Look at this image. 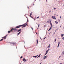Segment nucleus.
I'll use <instances>...</instances> for the list:
<instances>
[{"mask_svg": "<svg viewBox=\"0 0 64 64\" xmlns=\"http://www.w3.org/2000/svg\"><path fill=\"white\" fill-rule=\"evenodd\" d=\"M27 25V24L26 23H25L24 24H22V25H20L18 26H17L16 27V28H20V27H22V28H24V27H26V25Z\"/></svg>", "mask_w": 64, "mask_h": 64, "instance_id": "f257e3e1", "label": "nucleus"}, {"mask_svg": "<svg viewBox=\"0 0 64 64\" xmlns=\"http://www.w3.org/2000/svg\"><path fill=\"white\" fill-rule=\"evenodd\" d=\"M17 29L16 28H12L11 29L10 32H15V31H17Z\"/></svg>", "mask_w": 64, "mask_h": 64, "instance_id": "f03ea898", "label": "nucleus"}, {"mask_svg": "<svg viewBox=\"0 0 64 64\" xmlns=\"http://www.w3.org/2000/svg\"><path fill=\"white\" fill-rule=\"evenodd\" d=\"M7 36V35H6V36H5L3 37L2 38H3V39H6V36Z\"/></svg>", "mask_w": 64, "mask_h": 64, "instance_id": "7ed1b4c3", "label": "nucleus"}, {"mask_svg": "<svg viewBox=\"0 0 64 64\" xmlns=\"http://www.w3.org/2000/svg\"><path fill=\"white\" fill-rule=\"evenodd\" d=\"M55 16H52V19H56V18H55Z\"/></svg>", "mask_w": 64, "mask_h": 64, "instance_id": "20e7f679", "label": "nucleus"}, {"mask_svg": "<svg viewBox=\"0 0 64 64\" xmlns=\"http://www.w3.org/2000/svg\"><path fill=\"white\" fill-rule=\"evenodd\" d=\"M27 60H25V58H24L23 60V61H24V62H26Z\"/></svg>", "mask_w": 64, "mask_h": 64, "instance_id": "39448f33", "label": "nucleus"}, {"mask_svg": "<svg viewBox=\"0 0 64 64\" xmlns=\"http://www.w3.org/2000/svg\"><path fill=\"white\" fill-rule=\"evenodd\" d=\"M49 49H48V50H46V54H45V55H46V54H47L48 52V51H49Z\"/></svg>", "mask_w": 64, "mask_h": 64, "instance_id": "423d86ee", "label": "nucleus"}, {"mask_svg": "<svg viewBox=\"0 0 64 64\" xmlns=\"http://www.w3.org/2000/svg\"><path fill=\"white\" fill-rule=\"evenodd\" d=\"M50 22V23H51V20L50 19H48V22Z\"/></svg>", "mask_w": 64, "mask_h": 64, "instance_id": "0eeeda50", "label": "nucleus"}, {"mask_svg": "<svg viewBox=\"0 0 64 64\" xmlns=\"http://www.w3.org/2000/svg\"><path fill=\"white\" fill-rule=\"evenodd\" d=\"M32 13H33V12H32L30 15V16H31V15H32Z\"/></svg>", "mask_w": 64, "mask_h": 64, "instance_id": "6e6552de", "label": "nucleus"}, {"mask_svg": "<svg viewBox=\"0 0 64 64\" xmlns=\"http://www.w3.org/2000/svg\"><path fill=\"white\" fill-rule=\"evenodd\" d=\"M55 22L56 24H57V25L58 24V22H57V21H56Z\"/></svg>", "mask_w": 64, "mask_h": 64, "instance_id": "1a4fd4ad", "label": "nucleus"}, {"mask_svg": "<svg viewBox=\"0 0 64 64\" xmlns=\"http://www.w3.org/2000/svg\"><path fill=\"white\" fill-rule=\"evenodd\" d=\"M58 46L57 47V48H58V47H59V44H60V42H58Z\"/></svg>", "mask_w": 64, "mask_h": 64, "instance_id": "9d476101", "label": "nucleus"}, {"mask_svg": "<svg viewBox=\"0 0 64 64\" xmlns=\"http://www.w3.org/2000/svg\"><path fill=\"white\" fill-rule=\"evenodd\" d=\"M22 31H21L20 32H18V35H19L20 34V33H21V32Z\"/></svg>", "mask_w": 64, "mask_h": 64, "instance_id": "9b49d317", "label": "nucleus"}, {"mask_svg": "<svg viewBox=\"0 0 64 64\" xmlns=\"http://www.w3.org/2000/svg\"><path fill=\"white\" fill-rule=\"evenodd\" d=\"M50 24L51 26V27L52 28V27L53 25H52V23H51V22H50Z\"/></svg>", "mask_w": 64, "mask_h": 64, "instance_id": "f8f14e48", "label": "nucleus"}, {"mask_svg": "<svg viewBox=\"0 0 64 64\" xmlns=\"http://www.w3.org/2000/svg\"><path fill=\"white\" fill-rule=\"evenodd\" d=\"M33 56V57H35V58H36L37 56Z\"/></svg>", "mask_w": 64, "mask_h": 64, "instance_id": "ddd939ff", "label": "nucleus"}, {"mask_svg": "<svg viewBox=\"0 0 64 64\" xmlns=\"http://www.w3.org/2000/svg\"><path fill=\"white\" fill-rule=\"evenodd\" d=\"M51 29H52V27H50V29H49L48 30V31H50V30H51Z\"/></svg>", "mask_w": 64, "mask_h": 64, "instance_id": "4468645a", "label": "nucleus"}, {"mask_svg": "<svg viewBox=\"0 0 64 64\" xmlns=\"http://www.w3.org/2000/svg\"><path fill=\"white\" fill-rule=\"evenodd\" d=\"M36 42H37L36 44H38V39H36Z\"/></svg>", "mask_w": 64, "mask_h": 64, "instance_id": "2eb2a0df", "label": "nucleus"}, {"mask_svg": "<svg viewBox=\"0 0 64 64\" xmlns=\"http://www.w3.org/2000/svg\"><path fill=\"white\" fill-rule=\"evenodd\" d=\"M50 44H49V45L48 46V48H50Z\"/></svg>", "mask_w": 64, "mask_h": 64, "instance_id": "dca6fc26", "label": "nucleus"}, {"mask_svg": "<svg viewBox=\"0 0 64 64\" xmlns=\"http://www.w3.org/2000/svg\"><path fill=\"white\" fill-rule=\"evenodd\" d=\"M61 36H62V37L63 36H64V34H61Z\"/></svg>", "mask_w": 64, "mask_h": 64, "instance_id": "f3484780", "label": "nucleus"}, {"mask_svg": "<svg viewBox=\"0 0 64 64\" xmlns=\"http://www.w3.org/2000/svg\"><path fill=\"white\" fill-rule=\"evenodd\" d=\"M21 29L19 30H18V32H19V31H21Z\"/></svg>", "mask_w": 64, "mask_h": 64, "instance_id": "a211bd4d", "label": "nucleus"}, {"mask_svg": "<svg viewBox=\"0 0 64 64\" xmlns=\"http://www.w3.org/2000/svg\"><path fill=\"white\" fill-rule=\"evenodd\" d=\"M11 44H13V45H14V44H15V43H10Z\"/></svg>", "mask_w": 64, "mask_h": 64, "instance_id": "6ab92c4d", "label": "nucleus"}, {"mask_svg": "<svg viewBox=\"0 0 64 64\" xmlns=\"http://www.w3.org/2000/svg\"><path fill=\"white\" fill-rule=\"evenodd\" d=\"M2 40H3V39H1L0 40V41H2Z\"/></svg>", "mask_w": 64, "mask_h": 64, "instance_id": "aec40b11", "label": "nucleus"}, {"mask_svg": "<svg viewBox=\"0 0 64 64\" xmlns=\"http://www.w3.org/2000/svg\"><path fill=\"white\" fill-rule=\"evenodd\" d=\"M40 24H38V27H39V26H40Z\"/></svg>", "mask_w": 64, "mask_h": 64, "instance_id": "412c9836", "label": "nucleus"}, {"mask_svg": "<svg viewBox=\"0 0 64 64\" xmlns=\"http://www.w3.org/2000/svg\"><path fill=\"white\" fill-rule=\"evenodd\" d=\"M10 32H10V31H8V33H10Z\"/></svg>", "mask_w": 64, "mask_h": 64, "instance_id": "4be33fe9", "label": "nucleus"}, {"mask_svg": "<svg viewBox=\"0 0 64 64\" xmlns=\"http://www.w3.org/2000/svg\"><path fill=\"white\" fill-rule=\"evenodd\" d=\"M46 26H45V25H44V27H46Z\"/></svg>", "mask_w": 64, "mask_h": 64, "instance_id": "5701e85b", "label": "nucleus"}, {"mask_svg": "<svg viewBox=\"0 0 64 64\" xmlns=\"http://www.w3.org/2000/svg\"><path fill=\"white\" fill-rule=\"evenodd\" d=\"M40 55H41V54H40L39 55V56H38V57H40Z\"/></svg>", "mask_w": 64, "mask_h": 64, "instance_id": "b1692460", "label": "nucleus"}, {"mask_svg": "<svg viewBox=\"0 0 64 64\" xmlns=\"http://www.w3.org/2000/svg\"><path fill=\"white\" fill-rule=\"evenodd\" d=\"M30 16L31 18H33V17H32L31 16Z\"/></svg>", "mask_w": 64, "mask_h": 64, "instance_id": "393cba45", "label": "nucleus"}, {"mask_svg": "<svg viewBox=\"0 0 64 64\" xmlns=\"http://www.w3.org/2000/svg\"><path fill=\"white\" fill-rule=\"evenodd\" d=\"M56 41V39H55V40L54 41V42H55Z\"/></svg>", "mask_w": 64, "mask_h": 64, "instance_id": "a878e982", "label": "nucleus"}, {"mask_svg": "<svg viewBox=\"0 0 64 64\" xmlns=\"http://www.w3.org/2000/svg\"><path fill=\"white\" fill-rule=\"evenodd\" d=\"M23 58V57H22V56H21L20 57V58Z\"/></svg>", "mask_w": 64, "mask_h": 64, "instance_id": "bb28decb", "label": "nucleus"}, {"mask_svg": "<svg viewBox=\"0 0 64 64\" xmlns=\"http://www.w3.org/2000/svg\"><path fill=\"white\" fill-rule=\"evenodd\" d=\"M62 39H63V40H64V37L62 38Z\"/></svg>", "mask_w": 64, "mask_h": 64, "instance_id": "cd10ccee", "label": "nucleus"}, {"mask_svg": "<svg viewBox=\"0 0 64 64\" xmlns=\"http://www.w3.org/2000/svg\"><path fill=\"white\" fill-rule=\"evenodd\" d=\"M56 9V8H54V10H55V9Z\"/></svg>", "mask_w": 64, "mask_h": 64, "instance_id": "c85d7f7f", "label": "nucleus"}, {"mask_svg": "<svg viewBox=\"0 0 64 64\" xmlns=\"http://www.w3.org/2000/svg\"><path fill=\"white\" fill-rule=\"evenodd\" d=\"M40 38L41 40H42V38H41V37H40Z\"/></svg>", "mask_w": 64, "mask_h": 64, "instance_id": "c756f323", "label": "nucleus"}, {"mask_svg": "<svg viewBox=\"0 0 64 64\" xmlns=\"http://www.w3.org/2000/svg\"><path fill=\"white\" fill-rule=\"evenodd\" d=\"M39 17L38 16V17L37 18V19H38V18H39Z\"/></svg>", "mask_w": 64, "mask_h": 64, "instance_id": "7c9ffc66", "label": "nucleus"}, {"mask_svg": "<svg viewBox=\"0 0 64 64\" xmlns=\"http://www.w3.org/2000/svg\"><path fill=\"white\" fill-rule=\"evenodd\" d=\"M27 21H28V20H27Z\"/></svg>", "mask_w": 64, "mask_h": 64, "instance_id": "2f4dec72", "label": "nucleus"}, {"mask_svg": "<svg viewBox=\"0 0 64 64\" xmlns=\"http://www.w3.org/2000/svg\"><path fill=\"white\" fill-rule=\"evenodd\" d=\"M60 57H61V56H60L59 57V58H60Z\"/></svg>", "mask_w": 64, "mask_h": 64, "instance_id": "473e14b6", "label": "nucleus"}, {"mask_svg": "<svg viewBox=\"0 0 64 64\" xmlns=\"http://www.w3.org/2000/svg\"><path fill=\"white\" fill-rule=\"evenodd\" d=\"M28 9H29V7L28 6Z\"/></svg>", "mask_w": 64, "mask_h": 64, "instance_id": "72a5a7b5", "label": "nucleus"}, {"mask_svg": "<svg viewBox=\"0 0 64 64\" xmlns=\"http://www.w3.org/2000/svg\"><path fill=\"white\" fill-rule=\"evenodd\" d=\"M56 15L57 16H58V15Z\"/></svg>", "mask_w": 64, "mask_h": 64, "instance_id": "f704fd0d", "label": "nucleus"}, {"mask_svg": "<svg viewBox=\"0 0 64 64\" xmlns=\"http://www.w3.org/2000/svg\"><path fill=\"white\" fill-rule=\"evenodd\" d=\"M46 57V56H44V58H45Z\"/></svg>", "mask_w": 64, "mask_h": 64, "instance_id": "c9c22d12", "label": "nucleus"}, {"mask_svg": "<svg viewBox=\"0 0 64 64\" xmlns=\"http://www.w3.org/2000/svg\"><path fill=\"white\" fill-rule=\"evenodd\" d=\"M38 57H39L38 56L37 58H38Z\"/></svg>", "mask_w": 64, "mask_h": 64, "instance_id": "e433bc0d", "label": "nucleus"}, {"mask_svg": "<svg viewBox=\"0 0 64 64\" xmlns=\"http://www.w3.org/2000/svg\"><path fill=\"white\" fill-rule=\"evenodd\" d=\"M63 53L64 54V52H63Z\"/></svg>", "mask_w": 64, "mask_h": 64, "instance_id": "4c0bfd02", "label": "nucleus"}, {"mask_svg": "<svg viewBox=\"0 0 64 64\" xmlns=\"http://www.w3.org/2000/svg\"><path fill=\"white\" fill-rule=\"evenodd\" d=\"M48 21H47L46 23H48Z\"/></svg>", "mask_w": 64, "mask_h": 64, "instance_id": "58836bf2", "label": "nucleus"}, {"mask_svg": "<svg viewBox=\"0 0 64 64\" xmlns=\"http://www.w3.org/2000/svg\"><path fill=\"white\" fill-rule=\"evenodd\" d=\"M47 0H46V2H47Z\"/></svg>", "mask_w": 64, "mask_h": 64, "instance_id": "ea45409f", "label": "nucleus"}, {"mask_svg": "<svg viewBox=\"0 0 64 64\" xmlns=\"http://www.w3.org/2000/svg\"><path fill=\"white\" fill-rule=\"evenodd\" d=\"M32 28V29L33 30V28Z\"/></svg>", "mask_w": 64, "mask_h": 64, "instance_id": "a19ab883", "label": "nucleus"}, {"mask_svg": "<svg viewBox=\"0 0 64 64\" xmlns=\"http://www.w3.org/2000/svg\"><path fill=\"white\" fill-rule=\"evenodd\" d=\"M38 29V28H37V29Z\"/></svg>", "mask_w": 64, "mask_h": 64, "instance_id": "79ce46f5", "label": "nucleus"}, {"mask_svg": "<svg viewBox=\"0 0 64 64\" xmlns=\"http://www.w3.org/2000/svg\"><path fill=\"white\" fill-rule=\"evenodd\" d=\"M54 15H56V14H54Z\"/></svg>", "mask_w": 64, "mask_h": 64, "instance_id": "37998d69", "label": "nucleus"}, {"mask_svg": "<svg viewBox=\"0 0 64 64\" xmlns=\"http://www.w3.org/2000/svg\"><path fill=\"white\" fill-rule=\"evenodd\" d=\"M34 20H35V19H34Z\"/></svg>", "mask_w": 64, "mask_h": 64, "instance_id": "c03bdc74", "label": "nucleus"}, {"mask_svg": "<svg viewBox=\"0 0 64 64\" xmlns=\"http://www.w3.org/2000/svg\"><path fill=\"white\" fill-rule=\"evenodd\" d=\"M44 38V39H45V38Z\"/></svg>", "mask_w": 64, "mask_h": 64, "instance_id": "a18cd8bd", "label": "nucleus"}, {"mask_svg": "<svg viewBox=\"0 0 64 64\" xmlns=\"http://www.w3.org/2000/svg\"><path fill=\"white\" fill-rule=\"evenodd\" d=\"M34 4H33V5H34Z\"/></svg>", "mask_w": 64, "mask_h": 64, "instance_id": "49530a36", "label": "nucleus"}, {"mask_svg": "<svg viewBox=\"0 0 64 64\" xmlns=\"http://www.w3.org/2000/svg\"><path fill=\"white\" fill-rule=\"evenodd\" d=\"M50 12H51V11H50Z\"/></svg>", "mask_w": 64, "mask_h": 64, "instance_id": "de8ad7c7", "label": "nucleus"}, {"mask_svg": "<svg viewBox=\"0 0 64 64\" xmlns=\"http://www.w3.org/2000/svg\"><path fill=\"white\" fill-rule=\"evenodd\" d=\"M47 57H46V58H45H45H46Z\"/></svg>", "mask_w": 64, "mask_h": 64, "instance_id": "09e8293b", "label": "nucleus"}, {"mask_svg": "<svg viewBox=\"0 0 64 64\" xmlns=\"http://www.w3.org/2000/svg\"><path fill=\"white\" fill-rule=\"evenodd\" d=\"M58 29H57V30H58Z\"/></svg>", "mask_w": 64, "mask_h": 64, "instance_id": "8fccbe9b", "label": "nucleus"}, {"mask_svg": "<svg viewBox=\"0 0 64 64\" xmlns=\"http://www.w3.org/2000/svg\"><path fill=\"white\" fill-rule=\"evenodd\" d=\"M36 33V34H37V33Z\"/></svg>", "mask_w": 64, "mask_h": 64, "instance_id": "3c124183", "label": "nucleus"}, {"mask_svg": "<svg viewBox=\"0 0 64 64\" xmlns=\"http://www.w3.org/2000/svg\"><path fill=\"white\" fill-rule=\"evenodd\" d=\"M60 18H61V17H60Z\"/></svg>", "mask_w": 64, "mask_h": 64, "instance_id": "603ef678", "label": "nucleus"}, {"mask_svg": "<svg viewBox=\"0 0 64 64\" xmlns=\"http://www.w3.org/2000/svg\"><path fill=\"white\" fill-rule=\"evenodd\" d=\"M64 6V5H63Z\"/></svg>", "mask_w": 64, "mask_h": 64, "instance_id": "864d4df0", "label": "nucleus"}]
</instances>
